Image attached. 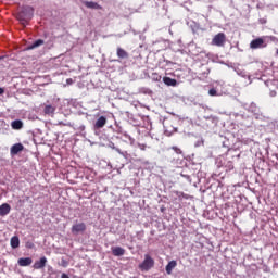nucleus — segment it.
I'll return each instance as SVG.
<instances>
[{
    "instance_id": "18",
    "label": "nucleus",
    "mask_w": 278,
    "mask_h": 278,
    "mask_svg": "<svg viewBox=\"0 0 278 278\" xmlns=\"http://www.w3.org/2000/svg\"><path fill=\"white\" fill-rule=\"evenodd\" d=\"M43 112L48 115L55 114V106L48 104L45 106Z\"/></svg>"
},
{
    "instance_id": "13",
    "label": "nucleus",
    "mask_w": 278,
    "mask_h": 278,
    "mask_svg": "<svg viewBox=\"0 0 278 278\" xmlns=\"http://www.w3.org/2000/svg\"><path fill=\"white\" fill-rule=\"evenodd\" d=\"M116 53H117V58H119V60H127V58H129V53L121 47L117 48Z\"/></svg>"
},
{
    "instance_id": "23",
    "label": "nucleus",
    "mask_w": 278,
    "mask_h": 278,
    "mask_svg": "<svg viewBox=\"0 0 278 278\" xmlns=\"http://www.w3.org/2000/svg\"><path fill=\"white\" fill-rule=\"evenodd\" d=\"M26 248H27V249H34V243L27 242V243H26Z\"/></svg>"
},
{
    "instance_id": "7",
    "label": "nucleus",
    "mask_w": 278,
    "mask_h": 278,
    "mask_svg": "<svg viewBox=\"0 0 278 278\" xmlns=\"http://www.w3.org/2000/svg\"><path fill=\"white\" fill-rule=\"evenodd\" d=\"M262 47H264V39L262 38L253 39L250 43L251 49H262Z\"/></svg>"
},
{
    "instance_id": "22",
    "label": "nucleus",
    "mask_w": 278,
    "mask_h": 278,
    "mask_svg": "<svg viewBox=\"0 0 278 278\" xmlns=\"http://www.w3.org/2000/svg\"><path fill=\"white\" fill-rule=\"evenodd\" d=\"M176 197H178V199H181V197H186V194H184V192L181 191H175Z\"/></svg>"
},
{
    "instance_id": "3",
    "label": "nucleus",
    "mask_w": 278,
    "mask_h": 278,
    "mask_svg": "<svg viewBox=\"0 0 278 278\" xmlns=\"http://www.w3.org/2000/svg\"><path fill=\"white\" fill-rule=\"evenodd\" d=\"M225 42H227V36L225 35V33H218L212 39L211 45H213L214 47H225Z\"/></svg>"
},
{
    "instance_id": "26",
    "label": "nucleus",
    "mask_w": 278,
    "mask_h": 278,
    "mask_svg": "<svg viewBox=\"0 0 278 278\" xmlns=\"http://www.w3.org/2000/svg\"><path fill=\"white\" fill-rule=\"evenodd\" d=\"M61 278H71V277H68V275L66 274H62Z\"/></svg>"
},
{
    "instance_id": "24",
    "label": "nucleus",
    "mask_w": 278,
    "mask_h": 278,
    "mask_svg": "<svg viewBox=\"0 0 278 278\" xmlns=\"http://www.w3.org/2000/svg\"><path fill=\"white\" fill-rule=\"evenodd\" d=\"M269 97H277V91L271 90V91L269 92Z\"/></svg>"
},
{
    "instance_id": "8",
    "label": "nucleus",
    "mask_w": 278,
    "mask_h": 278,
    "mask_svg": "<svg viewBox=\"0 0 278 278\" xmlns=\"http://www.w3.org/2000/svg\"><path fill=\"white\" fill-rule=\"evenodd\" d=\"M111 251L114 257H123V255H125V249H123L122 247H113L111 248Z\"/></svg>"
},
{
    "instance_id": "2",
    "label": "nucleus",
    "mask_w": 278,
    "mask_h": 278,
    "mask_svg": "<svg viewBox=\"0 0 278 278\" xmlns=\"http://www.w3.org/2000/svg\"><path fill=\"white\" fill-rule=\"evenodd\" d=\"M153 266H155V260H153V257H151V255L149 254H146L144 260L142 261L141 264H139L140 270L144 273H149V270H151Z\"/></svg>"
},
{
    "instance_id": "16",
    "label": "nucleus",
    "mask_w": 278,
    "mask_h": 278,
    "mask_svg": "<svg viewBox=\"0 0 278 278\" xmlns=\"http://www.w3.org/2000/svg\"><path fill=\"white\" fill-rule=\"evenodd\" d=\"M42 45H45V40L42 39H38L35 42H33L30 46H28V51H31L34 49H38V47H42Z\"/></svg>"
},
{
    "instance_id": "25",
    "label": "nucleus",
    "mask_w": 278,
    "mask_h": 278,
    "mask_svg": "<svg viewBox=\"0 0 278 278\" xmlns=\"http://www.w3.org/2000/svg\"><path fill=\"white\" fill-rule=\"evenodd\" d=\"M62 262H63L62 266H64V267L68 266L67 262H65V261H62Z\"/></svg>"
},
{
    "instance_id": "29",
    "label": "nucleus",
    "mask_w": 278,
    "mask_h": 278,
    "mask_svg": "<svg viewBox=\"0 0 278 278\" xmlns=\"http://www.w3.org/2000/svg\"><path fill=\"white\" fill-rule=\"evenodd\" d=\"M0 60H3V56H0Z\"/></svg>"
},
{
    "instance_id": "21",
    "label": "nucleus",
    "mask_w": 278,
    "mask_h": 278,
    "mask_svg": "<svg viewBox=\"0 0 278 278\" xmlns=\"http://www.w3.org/2000/svg\"><path fill=\"white\" fill-rule=\"evenodd\" d=\"M176 197H178V199H181V197H186V194H184V192L181 191H175Z\"/></svg>"
},
{
    "instance_id": "6",
    "label": "nucleus",
    "mask_w": 278,
    "mask_h": 278,
    "mask_svg": "<svg viewBox=\"0 0 278 278\" xmlns=\"http://www.w3.org/2000/svg\"><path fill=\"white\" fill-rule=\"evenodd\" d=\"M47 266V258L45 256L40 257L39 261H36L33 265V268L35 270H42Z\"/></svg>"
},
{
    "instance_id": "15",
    "label": "nucleus",
    "mask_w": 278,
    "mask_h": 278,
    "mask_svg": "<svg viewBox=\"0 0 278 278\" xmlns=\"http://www.w3.org/2000/svg\"><path fill=\"white\" fill-rule=\"evenodd\" d=\"M176 267H177V261H170L165 267L167 275H173V269H175Z\"/></svg>"
},
{
    "instance_id": "10",
    "label": "nucleus",
    "mask_w": 278,
    "mask_h": 278,
    "mask_svg": "<svg viewBox=\"0 0 278 278\" xmlns=\"http://www.w3.org/2000/svg\"><path fill=\"white\" fill-rule=\"evenodd\" d=\"M84 5H86V8H88L89 10H103V7L94 1H85Z\"/></svg>"
},
{
    "instance_id": "9",
    "label": "nucleus",
    "mask_w": 278,
    "mask_h": 278,
    "mask_svg": "<svg viewBox=\"0 0 278 278\" xmlns=\"http://www.w3.org/2000/svg\"><path fill=\"white\" fill-rule=\"evenodd\" d=\"M106 124H108V118H105V116H100L94 124V128L103 129V127H105Z\"/></svg>"
},
{
    "instance_id": "1",
    "label": "nucleus",
    "mask_w": 278,
    "mask_h": 278,
    "mask_svg": "<svg viewBox=\"0 0 278 278\" xmlns=\"http://www.w3.org/2000/svg\"><path fill=\"white\" fill-rule=\"evenodd\" d=\"M23 27H27V23L34 18V8L25 7L16 16Z\"/></svg>"
},
{
    "instance_id": "19",
    "label": "nucleus",
    "mask_w": 278,
    "mask_h": 278,
    "mask_svg": "<svg viewBox=\"0 0 278 278\" xmlns=\"http://www.w3.org/2000/svg\"><path fill=\"white\" fill-rule=\"evenodd\" d=\"M12 129H23V122L21 119H15L11 124Z\"/></svg>"
},
{
    "instance_id": "12",
    "label": "nucleus",
    "mask_w": 278,
    "mask_h": 278,
    "mask_svg": "<svg viewBox=\"0 0 278 278\" xmlns=\"http://www.w3.org/2000/svg\"><path fill=\"white\" fill-rule=\"evenodd\" d=\"M34 260H31V257H25V258L22 257V258H18L17 264L18 266L25 267V266H31Z\"/></svg>"
},
{
    "instance_id": "27",
    "label": "nucleus",
    "mask_w": 278,
    "mask_h": 278,
    "mask_svg": "<svg viewBox=\"0 0 278 278\" xmlns=\"http://www.w3.org/2000/svg\"><path fill=\"white\" fill-rule=\"evenodd\" d=\"M162 80V76H156V81H161Z\"/></svg>"
},
{
    "instance_id": "4",
    "label": "nucleus",
    "mask_w": 278,
    "mask_h": 278,
    "mask_svg": "<svg viewBox=\"0 0 278 278\" xmlns=\"http://www.w3.org/2000/svg\"><path fill=\"white\" fill-rule=\"evenodd\" d=\"M86 223H77L72 226V233L77 236L78 233H84L86 231Z\"/></svg>"
},
{
    "instance_id": "14",
    "label": "nucleus",
    "mask_w": 278,
    "mask_h": 278,
    "mask_svg": "<svg viewBox=\"0 0 278 278\" xmlns=\"http://www.w3.org/2000/svg\"><path fill=\"white\" fill-rule=\"evenodd\" d=\"M163 83L165 84V86H172L174 88L175 86H177V79L170 78L168 76L163 77Z\"/></svg>"
},
{
    "instance_id": "5",
    "label": "nucleus",
    "mask_w": 278,
    "mask_h": 278,
    "mask_svg": "<svg viewBox=\"0 0 278 278\" xmlns=\"http://www.w3.org/2000/svg\"><path fill=\"white\" fill-rule=\"evenodd\" d=\"M24 149H25V146H23V143H15L10 149V155L14 157V155H18L21 151H24Z\"/></svg>"
},
{
    "instance_id": "17",
    "label": "nucleus",
    "mask_w": 278,
    "mask_h": 278,
    "mask_svg": "<svg viewBox=\"0 0 278 278\" xmlns=\"http://www.w3.org/2000/svg\"><path fill=\"white\" fill-rule=\"evenodd\" d=\"M11 247L12 249H18V247H21V240L17 236L11 238Z\"/></svg>"
},
{
    "instance_id": "11",
    "label": "nucleus",
    "mask_w": 278,
    "mask_h": 278,
    "mask_svg": "<svg viewBox=\"0 0 278 278\" xmlns=\"http://www.w3.org/2000/svg\"><path fill=\"white\" fill-rule=\"evenodd\" d=\"M11 210H12V206H10V204L3 203L2 205H0V216H8Z\"/></svg>"
},
{
    "instance_id": "20",
    "label": "nucleus",
    "mask_w": 278,
    "mask_h": 278,
    "mask_svg": "<svg viewBox=\"0 0 278 278\" xmlns=\"http://www.w3.org/2000/svg\"><path fill=\"white\" fill-rule=\"evenodd\" d=\"M208 94H210V97H216L218 94V91H216V89L212 88L208 90Z\"/></svg>"
},
{
    "instance_id": "28",
    "label": "nucleus",
    "mask_w": 278,
    "mask_h": 278,
    "mask_svg": "<svg viewBox=\"0 0 278 278\" xmlns=\"http://www.w3.org/2000/svg\"><path fill=\"white\" fill-rule=\"evenodd\" d=\"M4 90L0 87V94H3Z\"/></svg>"
}]
</instances>
